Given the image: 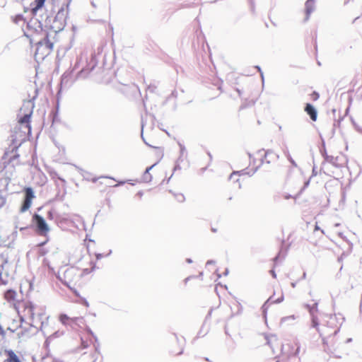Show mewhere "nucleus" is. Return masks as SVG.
<instances>
[{
	"label": "nucleus",
	"mask_w": 362,
	"mask_h": 362,
	"mask_svg": "<svg viewBox=\"0 0 362 362\" xmlns=\"http://www.w3.org/2000/svg\"><path fill=\"white\" fill-rule=\"evenodd\" d=\"M15 310L22 321H29V324L36 328H42L47 319L45 313L37 312L35 305L28 301L17 303Z\"/></svg>",
	"instance_id": "1"
},
{
	"label": "nucleus",
	"mask_w": 362,
	"mask_h": 362,
	"mask_svg": "<svg viewBox=\"0 0 362 362\" xmlns=\"http://www.w3.org/2000/svg\"><path fill=\"white\" fill-rule=\"evenodd\" d=\"M33 105L27 101L23 103L18 115V129H22L20 136L25 137L31 133L30 118L33 115Z\"/></svg>",
	"instance_id": "2"
},
{
	"label": "nucleus",
	"mask_w": 362,
	"mask_h": 362,
	"mask_svg": "<svg viewBox=\"0 0 362 362\" xmlns=\"http://www.w3.org/2000/svg\"><path fill=\"white\" fill-rule=\"evenodd\" d=\"M83 276L75 265L66 267L59 274L60 279L69 288L80 286L83 283Z\"/></svg>",
	"instance_id": "3"
},
{
	"label": "nucleus",
	"mask_w": 362,
	"mask_h": 362,
	"mask_svg": "<svg viewBox=\"0 0 362 362\" xmlns=\"http://www.w3.org/2000/svg\"><path fill=\"white\" fill-rule=\"evenodd\" d=\"M53 49V43L48 39V35L46 34L44 38L37 43L36 50L35 52V60L42 61L45 59Z\"/></svg>",
	"instance_id": "4"
},
{
	"label": "nucleus",
	"mask_w": 362,
	"mask_h": 362,
	"mask_svg": "<svg viewBox=\"0 0 362 362\" xmlns=\"http://www.w3.org/2000/svg\"><path fill=\"white\" fill-rule=\"evenodd\" d=\"M229 306H235L237 308L238 310H239V305L235 300L231 301L229 304ZM226 308L225 305H218L217 308L211 309L208 313V317L211 318L213 315H215L216 317V320L219 321L224 316L228 318H230L238 313V310H237V312H230V313H225Z\"/></svg>",
	"instance_id": "5"
},
{
	"label": "nucleus",
	"mask_w": 362,
	"mask_h": 362,
	"mask_svg": "<svg viewBox=\"0 0 362 362\" xmlns=\"http://www.w3.org/2000/svg\"><path fill=\"white\" fill-rule=\"evenodd\" d=\"M78 271H80L81 274L83 276L89 274L91 273L95 268V264L93 262L90 255H83L75 265Z\"/></svg>",
	"instance_id": "6"
},
{
	"label": "nucleus",
	"mask_w": 362,
	"mask_h": 362,
	"mask_svg": "<svg viewBox=\"0 0 362 362\" xmlns=\"http://www.w3.org/2000/svg\"><path fill=\"white\" fill-rule=\"evenodd\" d=\"M84 244L87 248V250L90 255L93 254L96 257L97 259H100L103 257H108L111 254L110 250L105 251H101L95 248L96 243L90 239H85Z\"/></svg>",
	"instance_id": "7"
},
{
	"label": "nucleus",
	"mask_w": 362,
	"mask_h": 362,
	"mask_svg": "<svg viewBox=\"0 0 362 362\" xmlns=\"http://www.w3.org/2000/svg\"><path fill=\"white\" fill-rule=\"evenodd\" d=\"M91 181L96 183L97 186L101 187V191H105L106 188L111 187H117L119 185L124 183V181L119 182L117 184H114L115 179L110 177H100L92 178Z\"/></svg>",
	"instance_id": "8"
},
{
	"label": "nucleus",
	"mask_w": 362,
	"mask_h": 362,
	"mask_svg": "<svg viewBox=\"0 0 362 362\" xmlns=\"http://www.w3.org/2000/svg\"><path fill=\"white\" fill-rule=\"evenodd\" d=\"M33 221L35 223L37 233L39 235L46 236L48 234L49 228L42 216L37 214H35L33 216Z\"/></svg>",
	"instance_id": "9"
},
{
	"label": "nucleus",
	"mask_w": 362,
	"mask_h": 362,
	"mask_svg": "<svg viewBox=\"0 0 362 362\" xmlns=\"http://www.w3.org/2000/svg\"><path fill=\"white\" fill-rule=\"evenodd\" d=\"M166 200L170 205L175 206L183 203L185 201V197L179 190H170L166 194Z\"/></svg>",
	"instance_id": "10"
},
{
	"label": "nucleus",
	"mask_w": 362,
	"mask_h": 362,
	"mask_svg": "<svg viewBox=\"0 0 362 362\" xmlns=\"http://www.w3.org/2000/svg\"><path fill=\"white\" fill-rule=\"evenodd\" d=\"M23 192L25 193V197L20 208L21 213L25 212L31 207L33 199L35 198L34 192L31 187H25Z\"/></svg>",
	"instance_id": "11"
},
{
	"label": "nucleus",
	"mask_w": 362,
	"mask_h": 362,
	"mask_svg": "<svg viewBox=\"0 0 362 362\" xmlns=\"http://www.w3.org/2000/svg\"><path fill=\"white\" fill-rule=\"evenodd\" d=\"M300 346L295 341H288L282 345V354L286 356L297 355Z\"/></svg>",
	"instance_id": "12"
},
{
	"label": "nucleus",
	"mask_w": 362,
	"mask_h": 362,
	"mask_svg": "<svg viewBox=\"0 0 362 362\" xmlns=\"http://www.w3.org/2000/svg\"><path fill=\"white\" fill-rule=\"evenodd\" d=\"M268 152L258 151L250 156V165L252 170H257L263 163V157H267Z\"/></svg>",
	"instance_id": "13"
},
{
	"label": "nucleus",
	"mask_w": 362,
	"mask_h": 362,
	"mask_svg": "<svg viewBox=\"0 0 362 362\" xmlns=\"http://www.w3.org/2000/svg\"><path fill=\"white\" fill-rule=\"evenodd\" d=\"M59 320L64 326H69L74 328L75 326L78 325V322H83V318L82 317H71L66 314H60L59 315Z\"/></svg>",
	"instance_id": "14"
},
{
	"label": "nucleus",
	"mask_w": 362,
	"mask_h": 362,
	"mask_svg": "<svg viewBox=\"0 0 362 362\" xmlns=\"http://www.w3.org/2000/svg\"><path fill=\"white\" fill-rule=\"evenodd\" d=\"M18 158H19V155L17 153L16 148H15V149L13 148L11 152H8V151L5 152V153L2 158V159L4 160V166L6 167V165H8L11 163H14L13 164V167H14L15 165H18L19 164Z\"/></svg>",
	"instance_id": "15"
},
{
	"label": "nucleus",
	"mask_w": 362,
	"mask_h": 362,
	"mask_svg": "<svg viewBox=\"0 0 362 362\" xmlns=\"http://www.w3.org/2000/svg\"><path fill=\"white\" fill-rule=\"evenodd\" d=\"M327 323L331 325V331L329 333H327L325 331V329L322 327L321 329H319V332L320 333L321 336L327 337V336H331L334 335L337 333L339 331V328L336 324V317L334 315H330L328 317Z\"/></svg>",
	"instance_id": "16"
},
{
	"label": "nucleus",
	"mask_w": 362,
	"mask_h": 362,
	"mask_svg": "<svg viewBox=\"0 0 362 362\" xmlns=\"http://www.w3.org/2000/svg\"><path fill=\"white\" fill-rule=\"evenodd\" d=\"M66 15L67 12L64 10V8H62L58 11L54 18V23L59 22V25L55 27L57 29L62 30L64 28L66 25Z\"/></svg>",
	"instance_id": "17"
},
{
	"label": "nucleus",
	"mask_w": 362,
	"mask_h": 362,
	"mask_svg": "<svg viewBox=\"0 0 362 362\" xmlns=\"http://www.w3.org/2000/svg\"><path fill=\"white\" fill-rule=\"evenodd\" d=\"M163 148L160 147H155L152 151V155L155 156L156 157V163L150 166L149 168H147L145 172V179H148L146 175L148 173L149 170H151L163 157Z\"/></svg>",
	"instance_id": "18"
},
{
	"label": "nucleus",
	"mask_w": 362,
	"mask_h": 362,
	"mask_svg": "<svg viewBox=\"0 0 362 362\" xmlns=\"http://www.w3.org/2000/svg\"><path fill=\"white\" fill-rule=\"evenodd\" d=\"M18 294L16 291L12 289L7 290L4 295V299L9 303L12 304L16 308V305L21 303L22 300H17Z\"/></svg>",
	"instance_id": "19"
},
{
	"label": "nucleus",
	"mask_w": 362,
	"mask_h": 362,
	"mask_svg": "<svg viewBox=\"0 0 362 362\" xmlns=\"http://www.w3.org/2000/svg\"><path fill=\"white\" fill-rule=\"evenodd\" d=\"M305 112L310 116V119L315 122L317 118V113L315 108L310 103H307L305 107Z\"/></svg>",
	"instance_id": "20"
},
{
	"label": "nucleus",
	"mask_w": 362,
	"mask_h": 362,
	"mask_svg": "<svg viewBox=\"0 0 362 362\" xmlns=\"http://www.w3.org/2000/svg\"><path fill=\"white\" fill-rule=\"evenodd\" d=\"M309 307V311L310 314L313 315L312 324L313 326L315 328H317L319 325L317 317L315 316V313L317 312V303H315L312 306Z\"/></svg>",
	"instance_id": "21"
},
{
	"label": "nucleus",
	"mask_w": 362,
	"mask_h": 362,
	"mask_svg": "<svg viewBox=\"0 0 362 362\" xmlns=\"http://www.w3.org/2000/svg\"><path fill=\"white\" fill-rule=\"evenodd\" d=\"M5 354L8 356V358L4 361V362H21L17 355L12 350H6Z\"/></svg>",
	"instance_id": "22"
},
{
	"label": "nucleus",
	"mask_w": 362,
	"mask_h": 362,
	"mask_svg": "<svg viewBox=\"0 0 362 362\" xmlns=\"http://www.w3.org/2000/svg\"><path fill=\"white\" fill-rule=\"evenodd\" d=\"M314 9V0H307L305 2L306 18H308Z\"/></svg>",
	"instance_id": "23"
},
{
	"label": "nucleus",
	"mask_w": 362,
	"mask_h": 362,
	"mask_svg": "<svg viewBox=\"0 0 362 362\" xmlns=\"http://www.w3.org/2000/svg\"><path fill=\"white\" fill-rule=\"evenodd\" d=\"M11 278H9L6 275H4L2 272L0 273V286H6L9 284Z\"/></svg>",
	"instance_id": "24"
},
{
	"label": "nucleus",
	"mask_w": 362,
	"mask_h": 362,
	"mask_svg": "<svg viewBox=\"0 0 362 362\" xmlns=\"http://www.w3.org/2000/svg\"><path fill=\"white\" fill-rule=\"evenodd\" d=\"M45 0H35V7L33 8V11H37L42 7Z\"/></svg>",
	"instance_id": "25"
},
{
	"label": "nucleus",
	"mask_w": 362,
	"mask_h": 362,
	"mask_svg": "<svg viewBox=\"0 0 362 362\" xmlns=\"http://www.w3.org/2000/svg\"><path fill=\"white\" fill-rule=\"evenodd\" d=\"M7 263V255L4 253L0 254V265L3 267Z\"/></svg>",
	"instance_id": "26"
},
{
	"label": "nucleus",
	"mask_w": 362,
	"mask_h": 362,
	"mask_svg": "<svg viewBox=\"0 0 362 362\" xmlns=\"http://www.w3.org/2000/svg\"><path fill=\"white\" fill-rule=\"evenodd\" d=\"M325 158L327 162H329V163H332L336 165L337 158H334V156L325 154Z\"/></svg>",
	"instance_id": "27"
},
{
	"label": "nucleus",
	"mask_w": 362,
	"mask_h": 362,
	"mask_svg": "<svg viewBox=\"0 0 362 362\" xmlns=\"http://www.w3.org/2000/svg\"><path fill=\"white\" fill-rule=\"evenodd\" d=\"M310 99L313 100V101H316L319 99L320 98V94L316 92V91H313L310 95Z\"/></svg>",
	"instance_id": "28"
},
{
	"label": "nucleus",
	"mask_w": 362,
	"mask_h": 362,
	"mask_svg": "<svg viewBox=\"0 0 362 362\" xmlns=\"http://www.w3.org/2000/svg\"><path fill=\"white\" fill-rule=\"evenodd\" d=\"M204 361H210L208 358H203L200 356H196L194 358V362H204Z\"/></svg>",
	"instance_id": "29"
},
{
	"label": "nucleus",
	"mask_w": 362,
	"mask_h": 362,
	"mask_svg": "<svg viewBox=\"0 0 362 362\" xmlns=\"http://www.w3.org/2000/svg\"><path fill=\"white\" fill-rule=\"evenodd\" d=\"M89 344H90V341L84 340L81 337V346H82V349L87 348L89 346Z\"/></svg>",
	"instance_id": "30"
},
{
	"label": "nucleus",
	"mask_w": 362,
	"mask_h": 362,
	"mask_svg": "<svg viewBox=\"0 0 362 362\" xmlns=\"http://www.w3.org/2000/svg\"><path fill=\"white\" fill-rule=\"evenodd\" d=\"M243 175V173H241V174H240V172H233V173L230 175V179H233V178H234V177H235V176H237V175H240H240Z\"/></svg>",
	"instance_id": "31"
},
{
	"label": "nucleus",
	"mask_w": 362,
	"mask_h": 362,
	"mask_svg": "<svg viewBox=\"0 0 362 362\" xmlns=\"http://www.w3.org/2000/svg\"><path fill=\"white\" fill-rule=\"evenodd\" d=\"M276 362H291L289 360H286L285 358H279L276 361Z\"/></svg>",
	"instance_id": "32"
},
{
	"label": "nucleus",
	"mask_w": 362,
	"mask_h": 362,
	"mask_svg": "<svg viewBox=\"0 0 362 362\" xmlns=\"http://www.w3.org/2000/svg\"><path fill=\"white\" fill-rule=\"evenodd\" d=\"M182 352H183V348L180 347L179 351L175 354L179 355V354H182Z\"/></svg>",
	"instance_id": "33"
},
{
	"label": "nucleus",
	"mask_w": 362,
	"mask_h": 362,
	"mask_svg": "<svg viewBox=\"0 0 362 362\" xmlns=\"http://www.w3.org/2000/svg\"><path fill=\"white\" fill-rule=\"evenodd\" d=\"M0 200L1 201V206H2L4 204V200L3 198H1V197H0Z\"/></svg>",
	"instance_id": "34"
},
{
	"label": "nucleus",
	"mask_w": 362,
	"mask_h": 362,
	"mask_svg": "<svg viewBox=\"0 0 362 362\" xmlns=\"http://www.w3.org/2000/svg\"><path fill=\"white\" fill-rule=\"evenodd\" d=\"M271 273H272V276L275 278L276 277L275 272L273 270H271Z\"/></svg>",
	"instance_id": "35"
},
{
	"label": "nucleus",
	"mask_w": 362,
	"mask_h": 362,
	"mask_svg": "<svg viewBox=\"0 0 362 362\" xmlns=\"http://www.w3.org/2000/svg\"><path fill=\"white\" fill-rule=\"evenodd\" d=\"M315 230H318V229H319V227L316 225V226H315Z\"/></svg>",
	"instance_id": "36"
}]
</instances>
